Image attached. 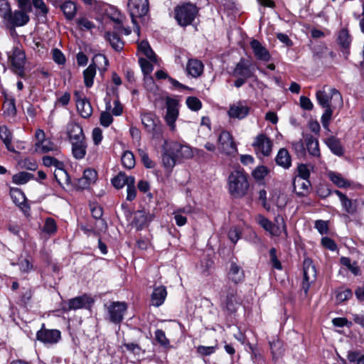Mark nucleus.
I'll use <instances>...</instances> for the list:
<instances>
[{"mask_svg":"<svg viewBox=\"0 0 364 364\" xmlns=\"http://www.w3.org/2000/svg\"><path fill=\"white\" fill-rule=\"evenodd\" d=\"M229 191L235 198H242L247 192L249 183L247 174L241 170H235L228 177Z\"/></svg>","mask_w":364,"mask_h":364,"instance_id":"nucleus-1","label":"nucleus"},{"mask_svg":"<svg viewBox=\"0 0 364 364\" xmlns=\"http://www.w3.org/2000/svg\"><path fill=\"white\" fill-rule=\"evenodd\" d=\"M198 13L197 6L190 2L177 5L173 11L175 20L182 27H186L192 24Z\"/></svg>","mask_w":364,"mask_h":364,"instance_id":"nucleus-2","label":"nucleus"},{"mask_svg":"<svg viewBox=\"0 0 364 364\" xmlns=\"http://www.w3.org/2000/svg\"><path fill=\"white\" fill-rule=\"evenodd\" d=\"M318 103L323 108L333 107L341 108L343 107V98L336 88L324 87L323 90H318L316 93Z\"/></svg>","mask_w":364,"mask_h":364,"instance_id":"nucleus-3","label":"nucleus"},{"mask_svg":"<svg viewBox=\"0 0 364 364\" xmlns=\"http://www.w3.org/2000/svg\"><path fill=\"white\" fill-rule=\"evenodd\" d=\"M19 10H15L14 12L10 11L3 22L8 28L20 27L27 24L30 20L28 13L32 11V7L30 10L21 8L18 4Z\"/></svg>","mask_w":364,"mask_h":364,"instance_id":"nucleus-4","label":"nucleus"},{"mask_svg":"<svg viewBox=\"0 0 364 364\" xmlns=\"http://www.w3.org/2000/svg\"><path fill=\"white\" fill-rule=\"evenodd\" d=\"M107 310V319L111 323L118 324L123 319L127 310V304L123 301H112L105 305Z\"/></svg>","mask_w":364,"mask_h":364,"instance_id":"nucleus-5","label":"nucleus"},{"mask_svg":"<svg viewBox=\"0 0 364 364\" xmlns=\"http://www.w3.org/2000/svg\"><path fill=\"white\" fill-rule=\"evenodd\" d=\"M127 6L132 22L139 31L136 18L146 15L149 11V1L148 0H129Z\"/></svg>","mask_w":364,"mask_h":364,"instance_id":"nucleus-6","label":"nucleus"},{"mask_svg":"<svg viewBox=\"0 0 364 364\" xmlns=\"http://www.w3.org/2000/svg\"><path fill=\"white\" fill-rule=\"evenodd\" d=\"M93 303L94 299L90 296L84 294L63 302L62 310L64 312H68L71 310L90 309Z\"/></svg>","mask_w":364,"mask_h":364,"instance_id":"nucleus-7","label":"nucleus"},{"mask_svg":"<svg viewBox=\"0 0 364 364\" xmlns=\"http://www.w3.org/2000/svg\"><path fill=\"white\" fill-rule=\"evenodd\" d=\"M275 221L277 225L274 224L269 219L263 215H259L258 217V223L267 232H269L272 236H279L281 234L279 225H282V231L285 235H287V227L283 218L280 215H277L275 218Z\"/></svg>","mask_w":364,"mask_h":364,"instance_id":"nucleus-8","label":"nucleus"},{"mask_svg":"<svg viewBox=\"0 0 364 364\" xmlns=\"http://www.w3.org/2000/svg\"><path fill=\"white\" fill-rule=\"evenodd\" d=\"M166 113L165 121L170 129L173 131L176 128L175 122L179 114V102L178 100L166 96L165 97Z\"/></svg>","mask_w":364,"mask_h":364,"instance_id":"nucleus-9","label":"nucleus"},{"mask_svg":"<svg viewBox=\"0 0 364 364\" xmlns=\"http://www.w3.org/2000/svg\"><path fill=\"white\" fill-rule=\"evenodd\" d=\"M43 164L45 166L55 168L54 171V177L55 180L61 183L62 181H65V183H69V176L66 171L64 169V164L63 162L57 160L55 158L50 156H44L42 158Z\"/></svg>","mask_w":364,"mask_h":364,"instance_id":"nucleus-10","label":"nucleus"},{"mask_svg":"<svg viewBox=\"0 0 364 364\" xmlns=\"http://www.w3.org/2000/svg\"><path fill=\"white\" fill-rule=\"evenodd\" d=\"M218 148L222 154L226 155H234L237 152L232 134L226 130H223L218 136Z\"/></svg>","mask_w":364,"mask_h":364,"instance_id":"nucleus-11","label":"nucleus"},{"mask_svg":"<svg viewBox=\"0 0 364 364\" xmlns=\"http://www.w3.org/2000/svg\"><path fill=\"white\" fill-rule=\"evenodd\" d=\"M141 122L146 131L152 134L153 137L159 138L162 136V126L154 114L149 112L141 114Z\"/></svg>","mask_w":364,"mask_h":364,"instance_id":"nucleus-12","label":"nucleus"},{"mask_svg":"<svg viewBox=\"0 0 364 364\" xmlns=\"http://www.w3.org/2000/svg\"><path fill=\"white\" fill-rule=\"evenodd\" d=\"M9 60L13 71L20 77H23L25 75L24 65L26 63L24 52L18 47H15L13 48L12 53L9 54Z\"/></svg>","mask_w":364,"mask_h":364,"instance_id":"nucleus-13","label":"nucleus"},{"mask_svg":"<svg viewBox=\"0 0 364 364\" xmlns=\"http://www.w3.org/2000/svg\"><path fill=\"white\" fill-rule=\"evenodd\" d=\"M241 304V299L237 294V290L229 288L225 295L221 297V307L229 313H234Z\"/></svg>","mask_w":364,"mask_h":364,"instance_id":"nucleus-14","label":"nucleus"},{"mask_svg":"<svg viewBox=\"0 0 364 364\" xmlns=\"http://www.w3.org/2000/svg\"><path fill=\"white\" fill-rule=\"evenodd\" d=\"M37 339L45 344H55L61 338V333L56 329H46L42 328L37 332Z\"/></svg>","mask_w":364,"mask_h":364,"instance_id":"nucleus-15","label":"nucleus"},{"mask_svg":"<svg viewBox=\"0 0 364 364\" xmlns=\"http://www.w3.org/2000/svg\"><path fill=\"white\" fill-rule=\"evenodd\" d=\"M272 145V140L265 134H258L252 144L256 151H259L266 156L271 154Z\"/></svg>","mask_w":364,"mask_h":364,"instance_id":"nucleus-16","label":"nucleus"},{"mask_svg":"<svg viewBox=\"0 0 364 364\" xmlns=\"http://www.w3.org/2000/svg\"><path fill=\"white\" fill-rule=\"evenodd\" d=\"M232 75L248 79L254 76V69L249 60L241 58L236 64L232 71Z\"/></svg>","mask_w":364,"mask_h":364,"instance_id":"nucleus-17","label":"nucleus"},{"mask_svg":"<svg viewBox=\"0 0 364 364\" xmlns=\"http://www.w3.org/2000/svg\"><path fill=\"white\" fill-rule=\"evenodd\" d=\"M250 107L244 101H238L230 106L228 114L230 118L242 119L250 112Z\"/></svg>","mask_w":364,"mask_h":364,"instance_id":"nucleus-18","label":"nucleus"},{"mask_svg":"<svg viewBox=\"0 0 364 364\" xmlns=\"http://www.w3.org/2000/svg\"><path fill=\"white\" fill-rule=\"evenodd\" d=\"M334 194L339 198L342 208L346 213L353 215L358 212V201L357 200L348 198L346 195L338 190H334Z\"/></svg>","mask_w":364,"mask_h":364,"instance_id":"nucleus-19","label":"nucleus"},{"mask_svg":"<svg viewBox=\"0 0 364 364\" xmlns=\"http://www.w3.org/2000/svg\"><path fill=\"white\" fill-rule=\"evenodd\" d=\"M304 279L302 282V289L305 294H307L310 283L312 282L316 275L315 267L311 264L310 260H305L304 262Z\"/></svg>","mask_w":364,"mask_h":364,"instance_id":"nucleus-20","label":"nucleus"},{"mask_svg":"<svg viewBox=\"0 0 364 364\" xmlns=\"http://www.w3.org/2000/svg\"><path fill=\"white\" fill-rule=\"evenodd\" d=\"M250 47L257 60L268 62L271 59L269 50L258 40L254 39L250 42Z\"/></svg>","mask_w":364,"mask_h":364,"instance_id":"nucleus-21","label":"nucleus"},{"mask_svg":"<svg viewBox=\"0 0 364 364\" xmlns=\"http://www.w3.org/2000/svg\"><path fill=\"white\" fill-rule=\"evenodd\" d=\"M168 144L176 159L179 158L190 159L193 155L191 148L188 145H184L176 141H172L168 143Z\"/></svg>","mask_w":364,"mask_h":364,"instance_id":"nucleus-22","label":"nucleus"},{"mask_svg":"<svg viewBox=\"0 0 364 364\" xmlns=\"http://www.w3.org/2000/svg\"><path fill=\"white\" fill-rule=\"evenodd\" d=\"M337 41L341 48V51L343 52L345 58H348L350 53V46L352 38L347 29L343 28L340 31Z\"/></svg>","mask_w":364,"mask_h":364,"instance_id":"nucleus-23","label":"nucleus"},{"mask_svg":"<svg viewBox=\"0 0 364 364\" xmlns=\"http://www.w3.org/2000/svg\"><path fill=\"white\" fill-rule=\"evenodd\" d=\"M162 164L168 170H171L176 163V158L167 141L163 145Z\"/></svg>","mask_w":364,"mask_h":364,"instance_id":"nucleus-24","label":"nucleus"},{"mask_svg":"<svg viewBox=\"0 0 364 364\" xmlns=\"http://www.w3.org/2000/svg\"><path fill=\"white\" fill-rule=\"evenodd\" d=\"M187 74L193 77H200L204 70L203 63L198 59H189L186 68Z\"/></svg>","mask_w":364,"mask_h":364,"instance_id":"nucleus-25","label":"nucleus"},{"mask_svg":"<svg viewBox=\"0 0 364 364\" xmlns=\"http://www.w3.org/2000/svg\"><path fill=\"white\" fill-rule=\"evenodd\" d=\"M275 163L285 170L291 166V156L287 149H279L275 157Z\"/></svg>","mask_w":364,"mask_h":364,"instance_id":"nucleus-26","label":"nucleus"},{"mask_svg":"<svg viewBox=\"0 0 364 364\" xmlns=\"http://www.w3.org/2000/svg\"><path fill=\"white\" fill-rule=\"evenodd\" d=\"M151 220V217L144 210H139L134 213L132 225L137 230L142 229Z\"/></svg>","mask_w":364,"mask_h":364,"instance_id":"nucleus-27","label":"nucleus"},{"mask_svg":"<svg viewBox=\"0 0 364 364\" xmlns=\"http://www.w3.org/2000/svg\"><path fill=\"white\" fill-rule=\"evenodd\" d=\"M167 296L166 289L164 286H159L154 289L151 296V305L159 307L162 305Z\"/></svg>","mask_w":364,"mask_h":364,"instance_id":"nucleus-28","label":"nucleus"},{"mask_svg":"<svg viewBox=\"0 0 364 364\" xmlns=\"http://www.w3.org/2000/svg\"><path fill=\"white\" fill-rule=\"evenodd\" d=\"M228 277L235 284H238L243 281L245 274L242 268L235 262H231Z\"/></svg>","mask_w":364,"mask_h":364,"instance_id":"nucleus-29","label":"nucleus"},{"mask_svg":"<svg viewBox=\"0 0 364 364\" xmlns=\"http://www.w3.org/2000/svg\"><path fill=\"white\" fill-rule=\"evenodd\" d=\"M72 144V153L75 159H82L85 157L87 151V143L85 139L73 141Z\"/></svg>","mask_w":364,"mask_h":364,"instance_id":"nucleus-30","label":"nucleus"},{"mask_svg":"<svg viewBox=\"0 0 364 364\" xmlns=\"http://www.w3.org/2000/svg\"><path fill=\"white\" fill-rule=\"evenodd\" d=\"M304 141L309 154L315 157H319L320 149L318 141L311 134L306 135L304 137Z\"/></svg>","mask_w":364,"mask_h":364,"instance_id":"nucleus-31","label":"nucleus"},{"mask_svg":"<svg viewBox=\"0 0 364 364\" xmlns=\"http://www.w3.org/2000/svg\"><path fill=\"white\" fill-rule=\"evenodd\" d=\"M327 176L330 181L338 188H346L351 186V182L343 177L339 173L328 171Z\"/></svg>","mask_w":364,"mask_h":364,"instance_id":"nucleus-32","label":"nucleus"},{"mask_svg":"<svg viewBox=\"0 0 364 364\" xmlns=\"http://www.w3.org/2000/svg\"><path fill=\"white\" fill-rule=\"evenodd\" d=\"M68 133L70 142L85 139L82 128L77 123H72L69 125Z\"/></svg>","mask_w":364,"mask_h":364,"instance_id":"nucleus-33","label":"nucleus"},{"mask_svg":"<svg viewBox=\"0 0 364 364\" xmlns=\"http://www.w3.org/2000/svg\"><path fill=\"white\" fill-rule=\"evenodd\" d=\"M105 39L109 43L112 48L116 51H120L124 47V42L119 36L115 32H107L105 35Z\"/></svg>","mask_w":364,"mask_h":364,"instance_id":"nucleus-34","label":"nucleus"},{"mask_svg":"<svg viewBox=\"0 0 364 364\" xmlns=\"http://www.w3.org/2000/svg\"><path fill=\"white\" fill-rule=\"evenodd\" d=\"M273 360H277L281 358L284 353L283 343L279 338H274L269 342Z\"/></svg>","mask_w":364,"mask_h":364,"instance_id":"nucleus-35","label":"nucleus"},{"mask_svg":"<svg viewBox=\"0 0 364 364\" xmlns=\"http://www.w3.org/2000/svg\"><path fill=\"white\" fill-rule=\"evenodd\" d=\"M76 107L80 116L85 119L90 117L92 114V107L87 98L78 100Z\"/></svg>","mask_w":364,"mask_h":364,"instance_id":"nucleus-36","label":"nucleus"},{"mask_svg":"<svg viewBox=\"0 0 364 364\" xmlns=\"http://www.w3.org/2000/svg\"><path fill=\"white\" fill-rule=\"evenodd\" d=\"M0 139L5 144L6 149L11 152H14L15 149L12 145V133L6 126L0 127Z\"/></svg>","mask_w":364,"mask_h":364,"instance_id":"nucleus-37","label":"nucleus"},{"mask_svg":"<svg viewBox=\"0 0 364 364\" xmlns=\"http://www.w3.org/2000/svg\"><path fill=\"white\" fill-rule=\"evenodd\" d=\"M325 143L331 151L338 156H343L344 154L343 148L337 138L330 136L325 140Z\"/></svg>","mask_w":364,"mask_h":364,"instance_id":"nucleus-38","label":"nucleus"},{"mask_svg":"<svg viewBox=\"0 0 364 364\" xmlns=\"http://www.w3.org/2000/svg\"><path fill=\"white\" fill-rule=\"evenodd\" d=\"M293 186L299 196H304L308 192L311 183L309 179L302 180L295 177L293 181Z\"/></svg>","mask_w":364,"mask_h":364,"instance_id":"nucleus-39","label":"nucleus"},{"mask_svg":"<svg viewBox=\"0 0 364 364\" xmlns=\"http://www.w3.org/2000/svg\"><path fill=\"white\" fill-rule=\"evenodd\" d=\"M97 178V173L92 168H87L83 172V177L80 179L79 183L84 188L94 183Z\"/></svg>","mask_w":364,"mask_h":364,"instance_id":"nucleus-40","label":"nucleus"},{"mask_svg":"<svg viewBox=\"0 0 364 364\" xmlns=\"http://www.w3.org/2000/svg\"><path fill=\"white\" fill-rule=\"evenodd\" d=\"M144 87L149 92V97H151V95H152L153 97H156V95H159V88L156 85L154 80L151 76H144Z\"/></svg>","mask_w":364,"mask_h":364,"instance_id":"nucleus-41","label":"nucleus"},{"mask_svg":"<svg viewBox=\"0 0 364 364\" xmlns=\"http://www.w3.org/2000/svg\"><path fill=\"white\" fill-rule=\"evenodd\" d=\"M4 115L6 117H14L16 114V107L14 98L6 99L3 104Z\"/></svg>","mask_w":364,"mask_h":364,"instance_id":"nucleus-42","label":"nucleus"},{"mask_svg":"<svg viewBox=\"0 0 364 364\" xmlns=\"http://www.w3.org/2000/svg\"><path fill=\"white\" fill-rule=\"evenodd\" d=\"M90 65H92L95 70L98 68L100 71L105 70L108 65V60L105 55L102 54H97L93 57Z\"/></svg>","mask_w":364,"mask_h":364,"instance_id":"nucleus-43","label":"nucleus"},{"mask_svg":"<svg viewBox=\"0 0 364 364\" xmlns=\"http://www.w3.org/2000/svg\"><path fill=\"white\" fill-rule=\"evenodd\" d=\"M138 50L142 53L149 60L152 62H156V55L147 41H143L140 42L138 45Z\"/></svg>","mask_w":364,"mask_h":364,"instance_id":"nucleus-44","label":"nucleus"},{"mask_svg":"<svg viewBox=\"0 0 364 364\" xmlns=\"http://www.w3.org/2000/svg\"><path fill=\"white\" fill-rule=\"evenodd\" d=\"M61 9L68 20H71L76 14L77 7L74 2L71 1H65L61 5Z\"/></svg>","mask_w":364,"mask_h":364,"instance_id":"nucleus-45","label":"nucleus"},{"mask_svg":"<svg viewBox=\"0 0 364 364\" xmlns=\"http://www.w3.org/2000/svg\"><path fill=\"white\" fill-rule=\"evenodd\" d=\"M129 176L121 171L112 179V183L114 188L120 189L129 183Z\"/></svg>","mask_w":364,"mask_h":364,"instance_id":"nucleus-46","label":"nucleus"},{"mask_svg":"<svg viewBox=\"0 0 364 364\" xmlns=\"http://www.w3.org/2000/svg\"><path fill=\"white\" fill-rule=\"evenodd\" d=\"M96 75V70L92 65H89L83 72L85 85L87 87H91L94 82V78Z\"/></svg>","mask_w":364,"mask_h":364,"instance_id":"nucleus-47","label":"nucleus"},{"mask_svg":"<svg viewBox=\"0 0 364 364\" xmlns=\"http://www.w3.org/2000/svg\"><path fill=\"white\" fill-rule=\"evenodd\" d=\"M122 166L127 169H132L135 166V159L132 152L126 151L121 158Z\"/></svg>","mask_w":364,"mask_h":364,"instance_id":"nucleus-48","label":"nucleus"},{"mask_svg":"<svg viewBox=\"0 0 364 364\" xmlns=\"http://www.w3.org/2000/svg\"><path fill=\"white\" fill-rule=\"evenodd\" d=\"M91 213L94 218L98 220L97 225L100 228V230H106L107 223L104 220L101 219L103 214L102 208L100 206H95L91 208Z\"/></svg>","mask_w":364,"mask_h":364,"instance_id":"nucleus-49","label":"nucleus"},{"mask_svg":"<svg viewBox=\"0 0 364 364\" xmlns=\"http://www.w3.org/2000/svg\"><path fill=\"white\" fill-rule=\"evenodd\" d=\"M106 14L109 18L119 25H122V15L118 9L112 6H109L105 9Z\"/></svg>","mask_w":364,"mask_h":364,"instance_id":"nucleus-50","label":"nucleus"},{"mask_svg":"<svg viewBox=\"0 0 364 364\" xmlns=\"http://www.w3.org/2000/svg\"><path fill=\"white\" fill-rule=\"evenodd\" d=\"M340 262L342 265L346 267L354 275H359L360 274V267L357 265L356 262L351 263L350 259L346 257H341Z\"/></svg>","mask_w":364,"mask_h":364,"instance_id":"nucleus-51","label":"nucleus"},{"mask_svg":"<svg viewBox=\"0 0 364 364\" xmlns=\"http://www.w3.org/2000/svg\"><path fill=\"white\" fill-rule=\"evenodd\" d=\"M129 183L127 185V200L132 201L136 196V190L135 187V178L130 176Z\"/></svg>","mask_w":364,"mask_h":364,"instance_id":"nucleus-52","label":"nucleus"},{"mask_svg":"<svg viewBox=\"0 0 364 364\" xmlns=\"http://www.w3.org/2000/svg\"><path fill=\"white\" fill-rule=\"evenodd\" d=\"M33 175L28 172L22 171L13 176V182L16 184H24L27 183Z\"/></svg>","mask_w":364,"mask_h":364,"instance_id":"nucleus-53","label":"nucleus"},{"mask_svg":"<svg viewBox=\"0 0 364 364\" xmlns=\"http://www.w3.org/2000/svg\"><path fill=\"white\" fill-rule=\"evenodd\" d=\"M353 296V292L350 289H340L336 293V301L341 303L350 299Z\"/></svg>","mask_w":364,"mask_h":364,"instance_id":"nucleus-54","label":"nucleus"},{"mask_svg":"<svg viewBox=\"0 0 364 364\" xmlns=\"http://www.w3.org/2000/svg\"><path fill=\"white\" fill-rule=\"evenodd\" d=\"M347 358L350 363L355 364H364V355L361 354L360 351H349L348 353Z\"/></svg>","mask_w":364,"mask_h":364,"instance_id":"nucleus-55","label":"nucleus"},{"mask_svg":"<svg viewBox=\"0 0 364 364\" xmlns=\"http://www.w3.org/2000/svg\"><path fill=\"white\" fill-rule=\"evenodd\" d=\"M31 2L38 15L45 16L47 14L48 9L43 0H31Z\"/></svg>","mask_w":364,"mask_h":364,"instance_id":"nucleus-56","label":"nucleus"},{"mask_svg":"<svg viewBox=\"0 0 364 364\" xmlns=\"http://www.w3.org/2000/svg\"><path fill=\"white\" fill-rule=\"evenodd\" d=\"M17 264L19 267V269L22 274H28L33 268V263L27 258L19 259Z\"/></svg>","mask_w":364,"mask_h":364,"instance_id":"nucleus-57","label":"nucleus"},{"mask_svg":"<svg viewBox=\"0 0 364 364\" xmlns=\"http://www.w3.org/2000/svg\"><path fill=\"white\" fill-rule=\"evenodd\" d=\"M57 230L56 223L54 219L48 218L43 228V231L50 235L55 232Z\"/></svg>","mask_w":364,"mask_h":364,"instance_id":"nucleus-58","label":"nucleus"},{"mask_svg":"<svg viewBox=\"0 0 364 364\" xmlns=\"http://www.w3.org/2000/svg\"><path fill=\"white\" fill-rule=\"evenodd\" d=\"M139 63L140 65V67L141 68V70L144 75V76H148L153 70V65L151 64V63L144 58H139Z\"/></svg>","mask_w":364,"mask_h":364,"instance_id":"nucleus-59","label":"nucleus"},{"mask_svg":"<svg viewBox=\"0 0 364 364\" xmlns=\"http://www.w3.org/2000/svg\"><path fill=\"white\" fill-rule=\"evenodd\" d=\"M186 102L188 108L193 111H198L202 107L200 100L196 97H188Z\"/></svg>","mask_w":364,"mask_h":364,"instance_id":"nucleus-60","label":"nucleus"},{"mask_svg":"<svg viewBox=\"0 0 364 364\" xmlns=\"http://www.w3.org/2000/svg\"><path fill=\"white\" fill-rule=\"evenodd\" d=\"M156 341L164 347H167L169 345V341L166 338L165 332L161 329H157L155 331Z\"/></svg>","mask_w":364,"mask_h":364,"instance_id":"nucleus-61","label":"nucleus"},{"mask_svg":"<svg viewBox=\"0 0 364 364\" xmlns=\"http://www.w3.org/2000/svg\"><path fill=\"white\" fill-rule=\"evenodd\" d=\"M37 150L46 153L50 151H56L57 150V146L53 142H52L50 140L47 139L46 141H43L40 144V148H36Z\"/></svg>","mask_w":364,"mask_h":364,"instance_id":"nucleus-62","label":"nucleus"},{"mask_svg":"<svg viewBox=\"0 0 364 364\" xmlns=\"http://www.w3.org/2000/svg\"><path fill=\"white\" fill-rule=\"evenodd\" d=\"M298 179L306 180L310 176V171L306 164H301L297 167Z\"/></svg>","mask_w":364,"mask_h":364,"instance_id":"nucleus-63","label":"nucleus"},{"mask_svg":"<svg viewBox=\"0 0 364 364\" xmlns=\"http://www.w3.org/2000/svg\"><path fill=\"white\" fill-rule=\"evenodd\" d=\"M327 48L324 45H318L314 47L313 56L315 59H321L326 56Z\"/></svg>","mask_w":364,"mask_h":364,"instance_id":"nucleus-64","label":"nucleus"}]
</instances>
